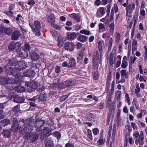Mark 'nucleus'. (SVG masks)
Masks as SVG:
<instances>
[{"label": "nucleus", "mask_w": 147, "mask_h": 147, "mask_svg": "<svg viewBox=\"0 0 147 147\" xmlns=\"http://www.w3.org/2000/svg\"><path fill=\"white\" fill-rule=\"evenodd\" d=\"M18 64L20 65L19 67L16 66L15 68L11 71V74L13 76H18L20 71L25 69L27 67L24 61H20Z\"/></svg>", "instance_id": "nucleus-1"}, {"label": "nucleus", "mask_w": 147, "mask_h": 147, "mask_svg": "<svg viewBox=\"0 0 147 147\" xmlns=\"http://www.w3.org/2000/svg\"><path fill=\"white\" fill-rule=\"evenodd\" d=\"M29 25L31 28L33 32L36 35L39 36L40 35V30L41 28L40 22L38 21H35L34 22V25L29 24Z\"/></svg>", "instance_id": "nucleus-2"}, {"label": "nucleus", "mask_w": 147, "mask_h": 147, "mask_svg": "<svg viewBox=\"0 0 147 147\" xmlns=\"http://www.w3.org/2000/svg\"><path fill=\"white\" fill-rule=\"evenodd\" d=\"M134 138L136 139L135 140V143L136 145L140 144L142 145L143 142H142L144 139V136L143 132H141L139 134V131H135L133 134Z\"/></svg>", "instance_id": "nucleus-3"}, {"label": "nucleus", "mask_w": 147, "mask_h": 147, "mask_svg": "<svg viewBox=\"0 0 147 147\" xmlns=\"http://www.w3.org/2000/svg\"><path fill=\"white\" fill-rule=\"evenodd\" d=\"M25 85L27 87L33 89H36L38 87L37 83L32 80L26 82H25Z\"/></svg>", "instance_id": "nucleus-4"}, {"label": "nucleus", "mask_w": 147, "mask_h": 147, "mask_svg": "<svg viewBox=\"0 0 147 147\" xmlns=\"http://www.w3.org/2000/svg\"><path fill=\"white\" fill-rule=\"evenodd\" d=\"M20 56L23 58H25L28 56V53L24 48L21 47L19 52Z\"/></svg>", "instance_id": "nucleus-5"}, {"label": "nucleus", "mask_w": 147, "mask_h": 147, "mask_svg": "<svg viewBox=\"0 0 147 147\" xmlns=\"http://www.w3.org/2000/svg\"><path fill=\"white\" fill-rule=\"evenodd\" d=\"M30 55L31 59L34 61H36L39 59V55L33 50H32L30 52Z\"/></svg>", "instance_id": "nucleus-6"}, {"label": "nucleus", "mask_w": 147, "mask_h": 147, "mask_svg": "<svg viewBox=\"0 0 147 147\" xmlns=\"http://www.w3.org/2000/svg\"><path fill=\"white\" fill-rule=\"evenodd\" d=\"M23 74L26 76L33 78L34 76L35 73L34 70H30L27 71H24V72Z\"/></svg>", "instance_id": "nucleus-7"}, {"label": "nucleus", "mask_w": 147, "mask_h": 147, "mask_svg": "<svg viewBox=\"0 0 147 147\" xmlns=\"http://www.w3.org/2000/svg\"><path fill=\"white\" fill-rule=\"evenodd\" d=\"M62 84L64 86L67 87L75 85L76 84V82L74 80H67L63 82Z\"/></svg>", "instance_id": "nucleus-8"}, {"label": "nucleus", "mask_w": 147, "mask_h": 147, "mask_svg": "<svg viewBox=\"0 0 147 147\" xmlns=\"http://www.w3.org/2000/svg\"><path fill=\"white\" fill-rule=\"evenodd\" d=\"M135 7V4L134 3L129 4L126 7V12L127 15H128L129 12L131 13L134 10Z\"/></svg>", "instance_id": "nucleus-9"}, {"label": "nucleus", "mask_w": 147, "mask_h": 147, "mask_svg": "<svg viewBox=\"0 0 147 147\" xmlns=\"http://www.w3.org/2000/svg\"><path fill=\"white\" fill-rule=\"evenodd\" d=\"M26 137L28 138H31V142H34L37 140L38 137V135L36 134H27Z\"/></svg>", "instance_id": "nucleus-10"}, {"label": "nucleus", "mask_w": 147, "mask_h": 147, "mask_svg": "<svg viewBox=\"0 0 147 147\" xmlns=\"http://www.w3.org/2000/svg\"><path fill=\"white\" fill-rule=\"evenodd\" d=\"M102 51H99V52L97 51L96 53V56L95 58H92V61H94V63H98L97 61L98 59L101 58L102 56Z\"/></svg>", "instance_id": "nucleus-11"}, {"label": "nucleus", "mask_w": 147, "mask_h": 147, "mask_svg": "<svg viewBox=\"0 0 147 147\" xmlns=\"http://www.w3.org/2000/svg\"><path fill=\"white\" fill-rule=\"evenodd\" d=\"M20 36L21 34L19 31L15 30L13 32L11 38L13 40H17Z\"/></svg>", "instance_id": "nucleus-12"}, {"label": "nucleus", "mask_w": 147, "mask_h": 147, "mask_svg": "<svg viewBox=\"0 0 147 147\" xmlns=\"http://www.w3.org/2000/svg\"><path fill=\"white\" fill-rule=\"evenodd\" d=\"M105 8L104 7H100L97 10L96 12V16L98 17L100 16L99 13L102 16H103L104 15L105 11Z\"/></svg>", "instance_id": "nucleus-13"}, {"label": "nucleus", "mask_w": 147, "mask_h": 147, "mask_svg": "<svg viewBox=\"0 0 147 147\" xmlns=\"http://www.w3.org/2000/svg\"><path fill=\"white\" fill-rule=\"evenodd\" d=\"M48 23H51V25L55 22V16L54 14L51 13L47 18Z\"/></svg>", "instance_id": "nucleus-14"}, {"label": "nucleus", "mask_w": 147, "mask_h": 147, "mask_svg": "<svg viewBox=\"0 0 147 147\" xmlns=\"http://www.w3.org/2000/svg\"><path fill=\"white\" fill-rule=\"evenodd\" d=\"M112 105L110 107V109L109 110V112L108 114V117H110L111 116H113L114 113V105H115V102L113 101L111 104Z\"/></svg>", "instance_id": "nucleus-15"}, {"label": "nucleus", "mask_w": 147, "mask_h": 147, "mask_svg": "<svg viewBox=\"0 0 147 147\" xmlns=\"http://www.w3.org/2000/svg\"><path fill=\"white\" fill-rule=\"evenodd\" d=\"M21 127L17 123H14L12 125L11 129L14 132L17 131L18 129H20Z\"/></svg>", "instance_id": "nucleus-16"}, {"label": "nucleus", "mask_w": 147, "mask_h": 147, "mask_svg": "<svg viewBox=\"0 0 147 147\" xmlns=\"http://www.w3.org/2000/svg\"><path fill=\"white\" fill-rule=\"evenodd\" d=\"M20 61H18L16 59L13 58L10 59L9 62V63L12 66H18V65H19V66L20 65L18 64V63Z\"/></svg>", "instance_id": "nucleus-17"}, {"label": "nucleus", "mask_w": 147, "mask_h": 147, "mask_svg": "<svg viewBox=\"0 0 147 147\" xmlns=\"http://www.w3.org/2000/svg\"><path fill=\"white\" fill-rule=\"evenodd\" d=\"M87 37L83 35H79L78 38L77 40L80 42H86L87 39Z\"/></svg>", "instance_id": "nucleus-18"}, {"label": "nucleus", "mask_w": 147, "mask_h": 147, "mask_svg": "<svg viewBox=\"0 0 147 147\" xmlns=\"http://www.w3.org/2000/svg\"><path fill=\"white\" fill-rule=\"evenodd\" d=\"M7 84H10L11 86V84H16L17 83V82L16 81L15 78H7Z\"/></svg>", "instance_id": "nucleus-19"}, {"label": "nucleus", "mask_w": 147, "mask_h": 147, "mask_svg": "<svg viewBox=\"0 0 147 147\" xmlns=\"http://www.w3.org/2000/svg\"><path fill=\"white\" fill-rule=\"evenodd\" d=\"M50 32L53 37L55 38L57 37V38L59 39L61 38V35L57 31L52 30L50 31Z\"/></svg>", "instance_id": "nucleus-20"}, {"label": "nucleus", "mask_w": 147, "mask_h": 147, "mask_svg": "<svg viewBox=\"0 0 147 147\" xmlns=\"http://www.w3.org/2000/svg\"><path fill=\"white\" fill-rule=\"evenodd\" d=\"M77 35L75 32L71 33H68L67 34V38L70 40H73L76 37Z\"/></svg>", "instance_id": "nucleus-21"}, {"label": "nucleus", "mask_w": 147, "mask_h": 147, "mask_svg": "<svg viewBox=\"0 0 147 147\" xmlns=\"http://www.w3.org/2000/svg\"><path fill=\"white\" fill-rule=\"evenodd\" d=\"M45 147H53V141L49 139H46L45 142Z\"/></svg>", "instance_id": "nucleus-22"}, {"label": "nucleus", "mask_w": 147, "mask_h": 147, "mask_svg": "<svg viewBox=\"0 0 147 147\" xmlns=\"http://www.w3.org/2000/svg\"><path fill=\"white\" fill-rule=\"evenodd\" d=\"M65 37H63L62 38L61 36L60 38H57L58 41V47H60L63 46V42L65 41Z\"/></svg>", "instance_id": "nucleus-23"}, {"label": "nucleus", "mask_w": 147, "mask_h": 147, "mask_svg": "<svg viewBox=\"0 0 147 147\" xmlns=\"http://www.w3.org/2000/svg\"><path fill=\"white\" fill-rule=\"evenodd\" d=\"M13 100L15 102L18 103H21L24 101V99L22 97L18 96L14 98Z\"/></svg>", "instance_id": "nucleus-24"}, {"label": "nucleus", "mask_w": 147, "mask_h": 147, "mask_svg": "<svg viewBox=\"0 0 147 147\" xmlns=\"http://www.w3.org/2000/svg\"><path fill=\"white\" fill-rule=\"evenodd\" d=\"M69 67L74 66L76 65V62L75 59L74 58H71L68 62Z\"/></svg>", "instance_id": "nucleus-25"}, {"label": "nucleus", "mask_w": 147, "mask_h": 147, "mask_svg": "<svg viewBox=\"0 0 147 147\" xmlns=\"http://www.w3.org/2000/svg\"><path fill=\"white\" fill-rule=\"evenodd\" d=\"M137 58L136 57H133L132 56H131L129 59V68H131L132 65L134 63L135 61Z\"/></svg>", "instance_id": "nucleus-26"}, {"label": "nucleus", "mask_w": 147, "mask_h": 147, "mask_svg": "<svg viewBox=\"0 0 147 147\" xmlns=\"http://www.w3.org/2000/svg\"><path fill=\"white\" fill-rule=\"evenodd\" d=\"M43 135L45 137L49 136L50 135V131L48 127H46L42 130Z\"/></svg>", "instance_id": "nucleus-27"}, {"label": "nucleus", "mask_w": 147, "mask_h": 147, "mask_svg": "<svg viewBox=\"0 0 147 147\" xmlns=\"http://www.w3.org/2000/svg\"><path fill=\"white\" fill-rule=\"evenodd\" d=\"M69 16L75 19L77 22H80V18L74 13L70 14Z\"/></svg>", "instance_id": "nucleus-28"}, {"label": "nucleus", "mask_w": 147, "mask_h": 147, "mask_svg": "<svg viewBox=\"0 0 147 147\" xmlns=\"http://www.w3.org/2000/svg\"><path fill=\"white\" fill-rule=\"evenodd\" d=\"M19 133L21 134H23L25 133H26V134H28V133L27 129L26 126L24 127L23 129H20L19 131Z\"/></svg>", "instance_id": "nucleus-29"}, {"label": "nucleus", "mask_w": 147, "mask_h": 147, "mask_svg": "<svg viewBox=\"0 0 147 147\" xmlns=\"http://www.w3.org/2000/svg\"><path fill=\"white\" fill-rule=\"evenodd\" d=\"M11 129L6 130L3 132V136L6 138H9L11 134Z\"/></svg>", "instance_id": "nucleus-30"}, {"label": "nucleus", "mask_w": 147, "mask_h": 147, "mask_svg": "<svg viewBox=\"0 0 147 147\" xmlns=\"http://www.w3.org/2000/svg\"><path fill=\"white\" fill-rule=\"evenodd\" d=\"M7 78L0 76V84L2 85L7 84Z\"/></svg>", "instance_id": "nucleus-31"}, {"label": "nucleus", "mask_w": 147, "mask_h": 147, "mask_svg": "<svg viewBox=\"0 0 147 147\" xmlns=\"http://www.w3.org/2000/svg\"><path fill=\"white\" fill-rule=\"evenodd\" d=\"M104 44V41H99L98 43V48L99 51H102L103 44Z\"/></svg>", "instance_id": "nucleus-32"}, {"label": "nucleus", "mask_w": 147, "mask_h": 147, "mask_svg": "<svg viewBox=\"0 0 147 147\" xmlns=\"http://www.w3.org/2000/svg\"><path fill=\"white\" fill-rule=\"evenodd\" d=\"M105 139H103L102 136H101L100 137L99 139L97 141V143L98 145H102L105 143Z\"/></svg>", "instance_id": "nucleus-33"}, {"label": "nucleus", "mask_w": 147, "mask_h": 147, "mask_svg": "<svg viewBox=\"0 0 147 147\" xmlns=\"http://www.w3.org/2000/svg\"><path fill=\"white\" fill-rule=\"evenodd\" d=\"M16 90L18 92H22L25 91V88L22 86H19L16 87Z\"/></svg>", "instance_id": "nucleus-34"}, {"label": "nucleus", "mask_w": 147, "mask_h": 147, "mask_svg": "<svg viewBox=\"0 0 147 147\" xmlns=\"http://www.w3.org/2000/svg\"><path fill=\"white\" fill-rule=\"evenodd\" d=\"M12 30L10 28H7L5 27L4 33L8 36L10 35L11 33Z\"/></svg>", "instance_id": "nucleus-35"}, {"label": "nucleus", "mask_w": 147, "mask_h": 147, "mask_svg": "<svg viewBox=\"0 0 147 147\" xmlns=\"http://www.w3.org/2000/svg\"><path fill=\"white\" fill-rule=\"evenodd\" d=\"M114 60L113 53L111 52L110 53L109 58L110 63L111 65H112L113 63H115Z\"/></svg>", "instance_id": "nucleus-36"}, {"label": "nucleus", "mask_w": 147, "mask_h": 147, "mask_svg": "<svg viewBox=\"0 0 147 147\" xmlns=\"http://www.w3.org/2000/svg\"><path fill=\"white\" fill-rule=\"evenodd\" d=\"M38 98L40 100H45L46 99V94H40L39 96L38 97Z\"/></svg>", "instance_id": "nucleus-37"}, {"label": "nucleus", "mask_w": 147, "mask_h": 147, "mask_svg": "<svg viewBox=\"0 0 147 147\" xmlns=\"http://www.w3.org/2000/svg\"><path fill=\"white\" fill-rule=\"evenodd\" d=\"M9 49L10 50H12L16 49V47L15 45V43L12 42L9 46Z\"/></svg>", "instance_id": "nucleus-38"}, {"label": "nucleus", "mask_w": 147, "mask_h": 147, "mask_svg": "<svg viewBox=\"0 0 147 147\" xmlns=\"http://www.w3.org/2000/svg\"><path fill=\"white\" fill-rule=\"evenodd\" d=\"M80 32V33L83 34L87 35H90L92 34L89 31L85 30H81Z\"/></svg>", "instance_id": "nucleus-39"}, {"label": "nucleus", "mask_w": 147, "mask_h": 147, "mask_svg": "<svg viewBox=\"0 0 147 147\" xmlns=\"http://www.w3.org/2000/svg\"><path fill=\"white\" fill-rule=\"evenodd\" d=\"M86 118L87 120L88 121H92L94 118L93 115L91 113H88L86 114Z\"/></svg>", "instance_id": "nucleus-40"}, {"label": "nucleus", "mask_w": 147, "mask_h": 147, "mask_svg": "<svg viewBox=\"0 0 147 147\" xmlns=\"http://www.w3.org/2000/svg\"><path fill=\"white\" fill-rule=\"evenodd\" d=\"M22 122L24 125H28L30 124L31 122L30 119H22Z\"/></svg>", "instance_id": "nucleus-41"}, {"label": "nucleus", "mask_w": 147, "mask_h": 147, "mask_svg": "<svg viewBox=\"0 0 147 147\" xmlns=\"http://www.w3.org/2000/svg\"><path fill=\"white\" fill-rule=\"evenodd\" d=\"M87 135L88 137L91 140H92L93 138L92 136V134L91 131L89 129H88V130Z\"/></svg>", "instance_id": "nucleus-42"}, {"label": "nucleus", "mask_w": 147, "mask_h": 147, "mask_svg": "<svg viewBox=\"0 0 147 147\" xmlns=\"http://www.w3.org/2000/svg\"><path fill=\"white\" fill-rule=\"evenodd\" d=\"M121 91L117 90L115 93V98L117 100H119L120 97L121 95Z\"/></svg>", "instance_id": "nucleus-43"}, {"label": "nucleus", "mask_w": 147, "mask_h": 147, "mask_svg": "<svg viewBox=\"0 0 147 147\" xmlns=\"http://www.w3.org/2000/svg\"><path fill=\"white\" fill-rule=\"evenodd\" d=\"M113 42V39L112 38H110L109 41V46H108V51L109 52L110 51L112 44Z\"/></svg>", "instance_id": "nucleus-44"}, {"label": "nucleus", "mask_w": 147, "mask_h": 147, "mask_svg": "<svg viewBox=\"0 0 147 147\" xmlns=\"http://www.w3.org/2000/svg\"><path fill=\"white\" fill-rule=\"evenodd\" d=\"M26 127L28 134H30V133L32 131L33 129V127L31 125H27Z\"/></svg>", "instance_id": "nucleus-45"}, {"label": "nucleus", "mask_w": 147, "mask_h": 147, "mask_svg": "<svg viewBox=\"0 0 147 147\" xmlns=\"http://www.w3.org/2000/svg\"><path fill=\"white\" fill-rule=\"evenodd\" d=\"M53 135L56 137L57 139H59L61 137V134L58 131H55L53 132Z\"/></svg>", "instance_id": "nucleus-46"}, {"label": "nucleus", "mask_w": 147, "mask_h": 147, "mask_svg": "<svg viewBox=\"0 0 147 147\" xmlns=\"http://www.w3.org/2000/svg\"><path fill=\"white\" fill-rule=\"evenodd\" d=\"M13 110L15 112H18L20 111V105H18L13 108Z\"/></svg>", "instance_id": "nucleus-47"}, {"label": "nucleus", "mask_w": 147, "mask_h": 147, "mask_svg": "<svg viewBox=\"0 0 147 147\" xmlns=\"http://www.w3.org/2000/svg\"><path fill=\"white\" fill-rule=\"evenodd\" d=\"M10 123V120L7 119H3L2 121V123L4 125V126H5L8 124Z\"/></svg>", "instance_id": "nucleus-48"}, {"label": "nucleus", "mask_w": 147, "mask_h": 147, "mask_svg": "<svg viewBox=\"0 0 147 147\" xmlns=\"http://www.w3.org/2000/svg\"><path fill=\"white\" fill-rule=\"evenodd\" d=\"M137 98H134L133 99V101L132 102V104L133 105L135 106L136 109H138V106L137 105Z\"/></svg>", "instance_id": "nucleus-49"}, {"label": "nucleus", "mask_w": 147, "mask_h": 147, "mask_svg": "<svg viewBox=\"0 0 147 147\" xmlns=\"http://www.w3.org/2000/svg\"><path fill=\"white\" fill-rule=\"evenodd\" d=\"M98 27L100 29L103 30L102 32L105 30V25L102 23H100L98 25Z\"/></svg>", "instance_id": "nucleus-50"}, {"label": "nucleus", "mask_w": 147, "mask_h": 147, "mask_svg": "<svg viewBox=\"0 0 147 147\" xmlns=\"http://www.w3.org/2000/svg\"><path fill=\"white\" fill-rule=\"evenodd\" d=\"M127 62L126 61H122L121 67L123 68H125L127 67Z\"/></svg>", "instance_id": "nucleus-51"}, {"label": "nucleus", "mask_w": 147, "mask_h": 147, "mask_svg": "<svg viewBox=\"0 0 147 147\" xmlns=\"http://www.w3.org/2000/svg\"><path fill=\"white\" fill-rule=\"evenodd\" d=\"M93 76L94 79L96 80H97L98 78V71H96L94 73Z\"/></svg>", "instance_id": "nucleus-52"}, {"label": "nucleus", "mask_w": 147, "mask_h": 147, "mask_svg": "<svg viewBox=\"0 0 147 147\" xmlns=\"http://www.w3.org/2000/svg\"><path fill=\"white\" fill-rule=\"evenodd\" d=\"M68 96L67 95H65L62 96L60 98V102L64 101L68 97Z\"/></svg>", "instance_id": "nucleus-53"}, {"label": "nucleus", "mask_w": 147, "mask_h": 147, "mask_svg": "<svg viewBox=\"0 0 147 147\" xmlns=\"http://www.w3.org/2000/svg\"><path fill=\"white\" fill-rule=\"evenodd\" d=\"M111 102V97H108L107 101V103L106 105V108H109L110 106Z\"/></svg>", "instance_id": "nucleus-54"}, {"label": "nucleus", "mask_w": 147, "mask_h": 147, "mask_svg": "<svg viewBox=\"0 0 147 147\" xmlns=\"http://www.w3.org/2000/svg\"><path fill=\"white\" fill-rule=\"evenodd\" d=\"M72 45L70 43V44L67 42L65 43L64 45V48L65 50H67L69 49V46L70 45Z\"/></svg>", "instance_id": "nucleus-55"}, {"label": "nucleus", "mask_w": 147, "mask_h": 147, "mask_svg": "<svg viewBox=\"0 0 147 147\" xmlns=\"http://www.w3.org/2000/svg\"><path fill=\"white\" fill-rule=\"evenodd\" d=\"M51 26L56 30H59L61 29V27L59 25L54 23L52 24Z\"/></svg>", "instance_id": "nucleus-56"}, {"label": "nucleus", "mask_w": 147, "mask_h": 147, "mask_svg": "<svg viewBox=\"0 0 147 147\" xmlns=\"http://www.w3.org/2000/svg\"><path fill=\"white\" fill-rule=\"evenodd\" d=\"M15 9V5L14 4H10L9 7V10H13Z\"/></svg>", "instance_id": "nucleus-57"}, {"label": "nucleus", "mask_w": 147, "mask_h": 147, "mask_svg": "<svg viewBox=\"0 0 147 147\" xmlns=\"http://www.w3.org/2000/svg\"><path fill=\"white\" fill-rule=\"evenodd\" d=\"M6 13L9 17H12L13 12L9 10L8 11L6 12Z\"/></svg>", "instance_id": "nucleus-58"}, {"label": "nucleus", "mask_w": 147, "mask_h": 147, "mask_svg": "<svg viewBox=\"0 0 147 147\" xmlns=\"http://www.w3.org/2000/svg\"><path fill=\"white\" fill-rule=\"evenodd\" d=\"M83 55V53L82 52H81L79 54L77 58V59L78 61H81V60L82 58Z\"/></svg>", "instance_id": "nucleus-59"}, {"label": "nucleus", "mask_w": 147, "mask_h": 147, "mask_svg": "<svg viewBox=\"0 0 147 147\" xmlns=\"http://www.w3.org/2000/svg\"><path fill=\"white\" fill-rule=\"evenodd\" d=\"M114 88H111L110 90L109 91V96L108 97H111V96L113 95L114 93Z\"/></svg>", "instance_id": "nucleus-60"}, {"label": "nucleus", "mask_w": 147, "mask_h": 147, "mask_svg": "<svg viewBox=\"0 0 147 147\" xmlns=\"http://www.w3.org/2000/svg\"><path fill=\"white\" fill-rule=\"evenodd\" d=\"M114 13V10L113 9V8H112L111 12V15L110 19V22H112V20L113 19Z\"/></svg>", "instance_id": "nucleus-61"}, {"label": "nucleus", "mask_w": 147, "mask_h": 147, "mask_svg": "<svg viewBox=\"0 0 147 147\" xmlns=\"http://www.w3.org/2000/svg\"><path fill=\"white\" fill-rule=\"evenodd\" d=\"M125 96L127 101V103L128 105H129L130 104V99L129 95L127 93H126L125 94Z\"/></svg>", "instance_id": "nucleus-62"}, {"label": "nucleus", "mask_w": 147, "mask_h": 147, "mask_svg": "<svg viewBox=\"0 0 147 147\" xmlns=\"http://www.w3.org/2000/svg\"><path fill=\"white\" fill-rule=\"evenodd\" d=\"M82 44L79 42H77L75 45L76 48L77 49H79L82 47Z\"/></svg>", "instance_id": "nucleus-63"}, {"label": "nucleus", "mask_w": 147, "mask_h": 147, "mask_svg": "<svg viewBox=\"0 0 147 147\" xmlns=\"http://www.w3.org/2000/svg\"><path fill=\"white\" fill-rule=\"evenodd\" d=\"M131 125L134 130H138V127L135 123L131 122Z\"/></svg>", "instance_id": "nucleus-64"}]
</instances>
